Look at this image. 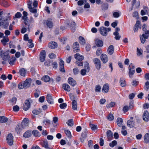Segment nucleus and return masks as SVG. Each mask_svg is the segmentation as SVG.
<instances>
[{
	"mask_svg": "<svg viewBox=\"0 0 149 149\" xmlns=\"http://www.w3.org/2000/svg\"><path fill=\"white\" fill-rule=\"evenodd\" d=\"M149 9L147 7H145L143 8V9L141 10V13L142 15H144L146 14H148Z\"/></svg>",
	"mask_w": 149,
	"mask_h": 149,
	"instance_id": "obj_23",
	"label": "nucleus"
},
{
	"mask_svg": "<svg viewBox=\"0 0 149 149\" xmlns=\"http://www.w3.org/2000/svg\"><path fill=\"white\" fill-rule=\"evenodd\" d=\"M130 109L128 106H125L123 108V111L124 112H127Z\"/></svg>",
	"mask_w": 149,
	"mask_h": 149,
	"instance_id": "obj_60",
	"label": "nucleus"
},
{
	"mask_svg": "<svg viewBox=\"0 0 149 149\" xmlns=\"http://www.w3.org/2000/svg\"><path fill=\"white\" fill-rule=\"evenodd\" d=\"M67 123L69 126H72L73 125V120L70 119L68 120L67 122Z\"/></svg>",
	"mask_w": 149,
	"mask_h": 149,
	"instance_id": "obj_51",
	"label": "nucleus"
},
{
	"mask_svg": "<svg viewBox=\"0 0 149 149\" xmlns=\"http://www.w3.org/2000/svg\"><path fill=\"white\" fill-rule=\"evenodd\" d=\"M107 118L108 120L110 121L113 120L114 119V117L113 114H110L108 115Z\"/></svg>",
	"mask_w": 149,
	"mask_h": 149,
	"instance_id": "obj_56",
	"label": "nucleus"
},
{
	"mask_svg": "<svg viewBox=\"0 0 149 149\" xmlns=\"http://www.w3.org/2000/svg\"><path fill=\"white\" fill-rule=\"evenodd\" d=\"M149 36V30L145 31V34H143L142 36H140V38L142 43H144L146 39L148 38Z\"/></svg>",
	"mask_w": 149,
	"mask_h": 149,
	"instance_id": "obj_4",
	"label": "nucleus"
},
{
	"mask_svg": "<svg viewBox=\"0 0 149 149\" xmlns=\"http://www.w3.org/2000/svg\"><path fill=\"white\" fill-rule=\"evenodd\" d=\"M47 99L48 103L51 104L53 103V101L50 94H49L47 95Z\"/></svg>",
	"mask_w": 149,
	"mask_h": 149,
	"instance_id": "obj_28",
	"label": "nucleus"
},
{
	"mask_svg": "<svg viewBox=\"0 0 149 149\" xmlns=\"http://www.w3.org/2000/svg\"><path fill=\"white\" fill-rule=\"evenodd\" d=\"M22 16L21 13L19 12H17L15 15V17H14V19H15V18H19Z\"/></svg>",
	"mask_w": 149,
	"mask_h": 149,
	"instance_id": "obj_53",
	"label": "nucleus"
},
{
	"mask_svg": "<svg viewBox=\"0 0 149 149\" xmlns=\"http://www.w3.org/2000/svg\"><path fill=\"white\" fill-rule=\"evenodd\" d=\"M143 119L146 121H148L149 119V116L148 112L147 111H146L144 112L143 116Z\"/></svg>",
	"mask_w": 149,
	"mask_h": 149,
	"instance_id": "obj_13",
	"label": "nucleus"
},
{
	"mask_svg": "<svg viewBox=\"0 0 149 149\" xmlns=\"http://www.w3.org/2000/svg\"><path fill=\"white\" fill-rule=\"evenodd\" d=\"M133 118L131 117L130 120H128L127 122V125L130 127H133L134 125L135 122L133 120Z\"/></svg>",
	"mask_w": 149,
	"mask_h": 149,
	"instance_id": "obj_12",
	"label": "nucleus"
},
{
	"mask_svg": "<svg viewBox=\"0 0 149 149\" xmlns=\"http://www.w3.org/2000/svg\"><path fill=\"white\" fill-rule=\"evenodd\" d=\"M95 42L96 45L98 47H101L103 45L102 41L98 38L95 39Z\"/></svg>",
	"mask_w": 149,
	"mask_h": 149,
	"instance_id": "obj_14",
	"label": "nucleus"
},
{
	"mask_svg": "<svg viewBox=\"0 0 149 149\" xmlns=\"http://www.w3.org/2000/svg\"><path fill=\"white\" fill-rule=\"evenodd\" d=\"M46 52L45 50H42L40 54V60L41 62H44L45 60Z\"/></svg>",
	"mask_w": 149,
	"mask_h": 149,
	"instance_id": "obj_9",
	"label": "nucleus"
},
{
	"mask_svg": "<svg viewBox=\"0 0 149 149\" xmlns=\"http://www.w3.org/2000/svg\"><path fill=\"white\" fill-rule=\"evenodd\" d=\"M24 128L21 125H18L17 126L16 128L15 131L17 134H19L20 132L22 130L23 128Z\"/></svg>",
	"mask_w": 149,
	"mask_h": 149,
	"instance_id": "obj_32",
	"label": "nucleus"
},
{
	"mask_svg": "<svg viewBox=\"0 0 149 149\" xmlns=\"http://www.w3.org/2000/svg\"><path fill=\"white\" fill-rule=\"evenodd\" d=\"M79 42L82 45H84L85 43V40L84 38L80 36L79 37Z\"/></svg>",
	"mask_w": 149,
	"mask_h": 149,
	"instance_id": "obj_38",
	"label": "nucleus"
},
{
	"mask_svg": "<svg viewBox=\"0 0 149 149\" xmlns=\"http://www.w3.org/2000/svg\"><path fill=\"white\" fill-rule=\"evenodd\" d=\"M144 88L146 91H148L149 88V82L147 81L145 84Z\"/></svg>",
	"mask_w": 149,
	"mask_h": 149,
	"instance_id": "obj_54",
	"label": "nucleus"
},
{
	"mask_svg": "<svg viewBox=\"0 0 149 149\" xmlns=\"http://www.w3.org/2000/svg\"><path fill=\"white\" fill-rule=\"evenodd\" d=\"M72 107L73 109L76 110L77 109V103L75 100H73L72 102Z\"/></svg>",
	"mask_w": 149,
	"mask_h": 149,
	"instance_id": "obj_35",
	"label": "nucleus"
},
{
	"mask_svg": "<svg viewBox=\"0 0 149 149\" xmlns=\"http://www.w3.org/2000/svg\"><path fill=\"white\" fill-rule=\"evenodd\" d=\"M33 22V20L32 18L31 21H28L27 19L24 20V24H25V27L27 28V29L29 31H30L29 26L31 22Z\"/></svg>",
	"mask_w": 149,
	"mask_h": 149,
	"instance_id": "obj_17",
	"label": "nucleus"
},
{
	"mask_svg": "<svg viewBox=\"0 0 149 149\" xmlns=\"http://www.w3.org/2000/svg\"><path fill=\"white\" fill-rule=\"evenodd\" d=\"M29 123L28 119L27 118H25L22 122V125L24 128L25 126L28 125Z\"/></svg>",
	"mask_w": 149,
	"mask_h": 149,
	"instance_id": "obj_24",
	"label": "nucleus"
},
{
	"mask_svg": "<svg viewBox=\"0 0 149 149\" xmlns=\"http://www.w3.org/2000/svg\"><path fill=\"white\" fill-rule=\"evenodd\" d=\"M63 88L67 91H70V87L67 84H64L62 85Z\"/></svg>",
	"mask_w": 149,
	"mask_h": 149,
	"instance_id": "obj_30",
	"label": "nucleus"
},
{
	"mask_svg": "<svg viewBox=\"0 0 149 149\" xmlns=\"http://www.w3.org/2000/svg\"><path fill=\"white\" fill-rule=\"evenodd\" d=\"M27 28H26L25 26L23 27L21 29V32L22 33H25L27 31Z\"/></svg>",
	"mask_w": 149,
	"mask_h": 149,
	"instance_id": "obj_64",
	"label": "nucleus"
},
{
	"mask_svg": "<svg viewBox=\"0 0 149 149\" xmlns=\"http://www.w3.org/2000/svg\"><path fill=\"white\" fill-rule=\"evenodd\" d=\"M107 136L108 140L110 141L113 138V134L110 130H108L107 132Z\"/></svg>",
	"mask_w": 149,
	"mask_h": 149,
	"instance_id": "obj_22",
	"label": "nucleus"
},
{
	"mask_svg": "<svg viewBox=\"0 0 149 149\" xmlns=\"http://www.w3.org/2000/svg\"><path fill=\"white\" fill-rule=\"evenodd\" d=\"M26 72V70L24 68H21L19 70V72L21 75L24 77Z\"/></svg>",
	"mask_w": 149,
	"mask_h": 149,
	"instance_id": "obj_31",
	"label": "nucleus"
},
{
	"mask_svg": "<svg viewBox=\"0 0 149 149\" xmlns=\"http://www.w3.org/2000/svg\"><path fill=\"white\" fill-rule=\"evenodd\" d=\"M129 108L130 109H132L134 107V104L133 102H130L129 103L128 105Z\"/></svg>",
	"mask_w": 149,
	"mask_h": 149,
	"instance_id": "obj_52",
	"label": "nucleus"
},
{
	"mask_svg": "<svg viewBox=\"0 0 149 149\" xmlns=\"http://www.w3.org/2000/svg\"><path fill=\"white\" fill-rule=\"evenodd\" d=\"M67 106V104L65 103H63L60 105V107L61 109L65 108Z\"/></svg>",
	"mask_w": 149,
	"mask_h": 149,
	"instance_id": "obj_63",
	"label": "nucleus"
},
{
	"mask_svg": "<svg viewBox=\"0 0 149 149\" xmlns=\"http://www.w3.org/2000/svg\"><path fill=\"white\" fill-rule=\"evenodd\" d=\"M139 26V24L138 23H136L135 24L134 29V30L135 32H137V31H138V29Z\"/></svg>",
	"mask_w": 149,
	"mask_h": 149,
	"instance_id": "obj_59",
	"label": "nucleus"
},
{
	"mask_svg": "<svg viewBox=\"0 0 149 149\" xmlns=\"http://www.w3.org/2000/svg\"><path fill=\"white\" fill-rule=\"evenodd\" d=\"M88 71L85 69H83L81 70L80 73L81 75L84 76L86 75V72Z\"/></svg>",
	"mask_w": 149,
	"mask_h": 149,
	"instance_id": "obj_50",
	"label": "nucleus"
},
{
	"mask_svg": "<svg viewBox=\"0 0 149 149\" xmlns=\"http://www.w3.org/2000/svg\"><path fill=\"white\" fill-rule=\"evenodd\" d=\"M73 51L74 52H79V45L78 42H74L73 45Z\"/></svg>",
	"mask_w": 149,
	"mask_h": 149,
	"instance_id": "obj_10",
	"label": "nucleus"
},
{
	"mask_svg": "<svg viewBox=\"0 0 149 149\" xmlns=\"http://www.w3.org/2000/svg\"><path fill=\"white\" fill-rule=\"evenodd\" d=\"M44 64L45 66H49L52 65V62H50L49 61H47L45 62Z\"/></svg>",
	"mask_w": 149,
	"mask_h": 149,
	"instance_id": "obj_58",
	"label": "nucleus"
},
{
	"mask_svg": "<svg viewBox=\"0 0 149 149\" xmlns=\"http://www.w3.org/2000/svg\"><path fill=\"white\" fill-rule=\"evenodd\" d=\"M7 143L10 145H12L13 143V137L12 134H9L6 137Z\"/></svg>",
	"mask_w": 149,
	"mask_h": 149,
	"instance_id": "obj_7",
	"label": "nucleus"
},
{
	"mask_svg": "<svg viewBox=\"0 0 149 149\" xmlns=\"http://www.w3.org/2000/svg\"><path fill=\"white\" fill-rule=\"evenodd\" d=\"M69 84L73 86H75L77 84L76 81L72 78L69 77L68 79Z\"/></svg>",
	"mask_w": 149,
	"mask_h": 149,
	"instance_id": "obj_15",
	"label": "nucleus"
},
{
	"mask_svg": "<svg viewBox=\"0 0 149 149\" xmlns=\"http://www.w3.org/2000/svg\"><path fill=\"white\" fill-rule=\"evenodd\" d=\"M8 120V119L4 116L0 117V123H5Z\"/></svg>",
	"mask_w": 149,
	"mask_h": 149,
	"instance_id": "obj_40",
	"label": "nucleus"
},
{
	"mask_svg": "<svg viewBox=\"0 0 149 149\" xmlns=\"http://www.w3.org/2000/svg\"><path fill=\"white\" fill-rule=\"evenodd\" d=\"M40 143L42 146L46 149L49 148L48 143L47 141H42L40 142Z\"/></svg>",
	"mask_w": 149,
	"mask_h": 149,
	"instance_id": "obj_25",
	"label": "nucleus"
},
{
	"mask_svg": "<svg viewBox=\"0 0 149 149\" xmlns=\"http://www.w3.org/2000/svg\"><path fill=\"white\" fill-rule=\"evenodd\" d=\"M101 60L103 63H106L108 61V58L107 55L105 54H102L100 56Z\"/></svg>",
	"mask_w": 149,
	"mask_h": 149,
	"instance_id": "obj_16",
	"label": "nucleus"
},
{
	"mask_svg": "<svg viewBox=\"0 0 149 149\" xmlns=\"http://www.w3.org/2000/svg\"><path fill=\"white\" fill-rule=\"evenodd\" d=\"M32 135V132L31 131H27L24 133V136L25 138H28L31 136Z\"/></svg>",
	"mask_w": 149,
	"mask_h": 149,
	"instance_id": "obj_36",
	"label": "nucleus"
},
{
	"mask_svg": "<svg viewBox=\"0 0 149 149\" xmlns=\"http://www.w3.org/2000/svg\"><path fill=\"white\" fill-rule=\"evenodd\" d=\"M113 35L115 36V38L116 40H119L120 38V36L119 35V33L117 31L113 33Z\"/></svg>",
	"mask_w": 149,
	"mask_h": 149,
	"instance_id": "obj_45",
	"label": "nucleus"
},
{
	"mask_svg": "<svg viewBox=\"0 0 149 149\" xmlns=\"http://www.w3.org/2000/svg\"><path fill=\"white\" fill-rule=\"evenodd\" d=\"M144 140L145 143H149V134L147 133L145 134L144 136Z\"/></svg>",
	"mask_w": 149,
	"mask_h": 149,
	"instance_id": "obj_33",
	"label": "nucleus"
},
{
	"mask_svg": "<svg viewBox=\"0 0 149 149\" xmlns=\"http://www.w3.org/2000/svg\"><path fill=\"white\" fill-rule=\"evenodd\" d=\"M33 134L35 137L39 136L40 135V133L37 130H34L32 132V134Z\"/></svg>",
	"mask_w": 149,
	"mask_h": 149,
	"instance_id": "obj_43",
	"label": "nucleus"
},
{
	"mask_svg": "<svg viewBox=\"0 0 149 149\" xmlns=\"http://www.w3.org/2000/svg\"><path fill=\"white\" fill-rule=\"evenodd\" d=\"M30 104L29 100H26L23 105V109L25 111H27L30 108Z\"/></svg>",
	"mask_w": 149,
	"mask_h": 149,
	"instance_id": "obj_8",
	"label": "nucleus"
},
{
	"mask_svg": "<svg viewBox=\"0 0 149 149\" xmlns=\"http://www.w3.org/2000/svg\"><path fill=\"white\" fill-rule=\"evenodd\" d=\"M46 24L49 28H52L53 26V24L51 20H47L46 22Z\"/></svg>",
	"mask_w": 149,
	"mask_h": 149,
	"instance_id": "obj_34",
	"label": "nucleus"
},
{
	"mask_svg": "<svg viewBox=\"0 0 149 149\" xmlns=\"http://www.w3.org/2000/svg\"><path fill=\"white\" fill-rule=\"evenodd\" d=\"M123 122L122 118H118L117 119V124L118 126H121Z\"/></svg>",
	"mask_w": 149,
	"mask_h": 149,
	"instance_id": "obj_41",
	"label": "nucleus"
},
{
	"mask_svg": "<svg viewBox=\"0 0 149 149\" xmlns=\"http://www.w3.org/2000/svg\"><path fill=\"white\" fill-rule=\"evenodd\" d=\"M0 56L4 61L7 60L10 58L8 52H4L1 48H0Z\"/></svg>",
	"mask_w": 149,
	"mask_h": 149,
	"instance_id": "obj_3",
	"label": "nucleus"
},
{
	"mask_svg": "<svg viewBox=\"0 0 149 149\" xmlns=\"http://www.w3.org/2000/svg\"><path fill=\"white\" fill-rule=\"evenodd\" d=\"M120 85L123 87H124L126 85V82L124 79L121 78L120 80Z\"/></svg>",
	"mask_w": 149,
	"mask_h": 149,
	"instance_id": "obj_27",
	"label": "nucleus"
},
{
	"mask_svg": "<svg viewBox=\"0 0 149 149\" xmlns=\"http://www.w3.org/2000/svg\"><path fill=\"white\" fill-rule=\"evenodd\" d=\"M0 4L5 7H8L10 6L8 2L5 0H0Z\"/></svg>",
	"mask_w": 149,
	"mask_h": 149,
	"instance_id": "obj_19",
	"label": "nucleus"
},
{
	"mask_svg": "<svg viewBox=\"0 0 149 149\" xmlns=\"http://www.w3.org/2000/svg\"><path fill=\"white\" fill-rule=\"evenodd\" d=\"M57 43L54 42H51L48 44V47L51 49H54L57 47Z\"/></svg>",
	"mask_w": 149,
	"mask_h": 149,
	"instance_id": "obj_18",
	"label": "nucleus"
},
{
	"mask_svg": "<svg viewBox=\"0 0 149 149\" xmlns=\"http://www.w3.org/2000/svg\"><path fill=\"white\" fill-rule=\"evenodd\" d=\"M31 83V80L30 78L27 79L23 83L24 86L25 88H27L29 87Z\"/></svg>",
	"mask_w": 149,
	"mask_h": 149,
	"instance_id": "obj_11",
	"label": "nucleus"
},
{
	"mask_svg": "<svg viewBox=\"0 0 149 149\" xmlns=\"http://www.w3.org/2000/svg\"><path fill=\"white\" fill-rule=\"evenodd\" d=\"M137 55L138 56H140L142 54L143 50L141 49H139L137 48Z\"/></svg>",
	"mask_w": 149,
	"mask_h": 149,
	"instance_id": "obj_49",
	"label": "nucleus"
},
{
	"mask_svg": "<svg viewBox=\"0 0 149 149\" xmlns=\"http://www.w3.org/2000/svg\"><path fill=\"white\" fill-rule=\"evenodd\" d=\"M88 71V72H89L90 70V67L88 63L86 61L85 62V65L84 66V68Z\"/></svg>",
	"mask_w": 149,
	"mask_h": 149,
	"instance_id": "obj_42",
	"label": "nucleus"
},
{
	"mask_svg": "<svg viewBox=\"0 0 149 149\" xmlns=\"http://www.w3.org/2000/svg\"><path fill=\"white\" fill-rule=\"evenodd\" d=\"M115 103L114 102H111L110 104H108L107 105V108H109L110 107H112L114 106L115 105Z\"/></svg>",
	"mask_w": 149,
	"mask_h": 149,
	"instance_id": "obj_57",
	"label": "nucleus"
},
{
	"mask_svg": "<svg viewBox=\"0 0 149 149\" xmlns=\"http://www.w3.org/2000/svg\"><path fill=\"white\" fill-rule=\"evenodd\" d=\"M84 1L85 2H86V0H79L77 2L78 5L79 6L82 5L84 3Z\"/></svg>",
	"mask_w": 149,
	"mask_h": 149,
	"instance_id": "obj_55",
	"label": "nucleus"
},
{
	"mask_svg": "<svg viewBox=\"0 0 149 149\" xmlns=\"http://www.w3.org/2000/svg\"><path fill=\"white\" fill-rule=\"evenodd\" d=\"M16 60V58L14 57H13L10 58L9 61V63L11 65L14 64Z\"/></svg>",
	"mask_w": 149,
	"mask_h": 149,
	"instance_id": "obj_37",
	"label": "nucleus"
},
{
	"mask_svg": "<svg viewBox=\"0 0 149 149\" xmlns=\"http://www.w3.org/2000/svg\"><path fill=\"white\" fill-rule=\"evenodd\" d=\"M9 41V39L8 36H5L3 37V39L1 40V42L3 45L5 46L6 45V43Z\"/></svg>",
	"mask_w": 149,
	"mask_h": 149,
	"instance_id": "obj_26",
	"label": "nucleus"
},
{
	"mask_svg": "<svg viewBox=\"0 0 149 149\" xmlns=\"http://www.w3.org/2000/svg\"><path fill=\"white\" fill-rule=\"evenodd\" d=\"M109 89V86L108 84H104L103 88L102 89V91L104 93H107Z\"/></svg>",
	"mask_w": 149,
	"mask_h": 149,
	"instance_id": "obj_20",
	"label": "nucleus"
},
{
	"mask_svg": "<svg viewBox=\"0 0 149 149\" xmlns=\"http://www.w3.org/2000/svg\"><path fill=\"white\" fill-rule=\"evenodd\" d=\"M11 17L10 16H8L6 17L5 18L1 20L2 21L1 23L2 25L3 26L5 29H7L9 25L10 21L11 20Z\"/></svg>",
	"mask_w": 149,
	"mask_h": 149,
	"instance_id": "obj_2",
	"label": "nucleus"
},
{
	"mask_svg": "<svg viewBox=\"0 0 149 149\" xmlns=\"http://www.w3.org/2000/svg\"><path fill=\"white\" fill-rule=\"evenodd\" d=\"M23 16L22 17V19L24 20L26 19H27L28 17L27 16L28 15V13L27 12L25 11H24L23 12Z\"/></svg>",
	"mask_w": 149,
	"mask_h": 149,
	"instance_id": "obj_47",
	"label": "nucleus"
},
{
	"mask_svg": "<svg viewBox=\"0 0 149 149\" xmlns=\"http://www.w3.org/2000/svg\"><path fill=\"white\" fill-rule=\"evenodd\" d=\"M30 11L33 13H36L37 12V10L36 8L32 7L31 6L28 7Z\"/></svg>",
	"mask_w": 149,
	"mask_h": 149,
	"instance_id": "obj_46",
	"label": "nucleus"
},
{
	"mask_svg": "<svg viewBox=\"0 0 149 149\" xmlns=\"http://www.w3.org/2000/svg\"><path fill=\"white\" fill-rule=\"evenodd\" d=\"M93 61L96 68L97 70H100L101 67V63L100 60L99 59L95 58L93 59Z\"/></svg>",
	"mask_w": 149,
	"mask_h": 149,
	"instance_id": "obj_6",
	"label": "nucleus"
},
{
	"mask_svg": "<svg viewBox=\"0 0 149 149\" xmlns=\"http://www.w3.org/2000/svg\"><path fill=\"white\" fill-rule=\"evenodd\" d=\"M41 79L44 81L45 82H47L50 81V78L49 76L46 75L42 77Z\"/></svg>",
	"mask_w": 149,
	"mask_h": 149,
	"instance_id": "obj_39",
	"label": "nucleus"
},
{
	"mask_svg": "<svg viewBox=\"0 0 149 149\" xmlns=\"http://www.w3.org/2000/svg\"><path fill=\"white\" fill-rule=\"evenodd\" d=\"M100 32L101 34L103 36H106L107 34L105 28L104 27H101L100 29Z\"/></svg>",
	"mask_w": 149,
	"mask_h": 149,
	"instance_id": "obj_21",
	"label": "nucleus"
},
{
	"mask_svg": "<svg viewBox=\"0 0 149 149\" xmlns=\"http://www.w3.org/2000/svg\"><path fill=\"white\" fill-rule=\"evenodd\" d=\"M90 127L92 130L95 131L97 129V125L93 124H90Z\"/></svg>",
	"mask_w": 149,
	"mask_h": 149,
	"instance_id": "obj_44",
	"label": "nucleus"
},
{
	"mask_svg": "<svg viewBox=\"0 0 149 149\" xmlns=\"http://www.w3.org/2000/svg\"><path fill=\"white\" fill-rule=\"evenodd\" d=\"M117 143V141H116L114 140L111 143H110L109 145L111 147H113L116 145Z\"/></svg>",
	"mask_w": 149,
	"mask_h": 149,
	"instance_id": "obj_48",
	"label": "nucleus"
},
{
	"mask_svg": "<svg viewBox=\"0 0 149 149\" xmlns=\"http://www.w3.org/2000/svg\"><path fill=\"white\" fill-rule=\"evenodd\" d=\"M101 87L100 86L98 85L96 86L95 89V91L97 92H99L100 91Z\"/></svg>",
	"mask_w": 149,
	"mask_h": 149,
	"instance_id": "obj_61",
	"label": "nucleus"
},
{
	"mask_svg": "<svg viewBox=\"0 0 149 149\" xmlns=\"http://www.w3.org/2000/svg\"><path fill=\"white\" fill-rule=\"evenodd\" d=\"M114 51L113 46L112 45H110L107 49L108 53L110 55L112 54Z\"/></svg>",
	"mask_w": 149,
	"mask_h": 149,
	"instance_id": "obj_29",
	"label": "nucleus"
},
{
	"mask_svg": "<svg viewBox=\"0 0 149 149\" xmlns=\"http://www.w3.org/2000/svg\"><path fill=\"white\" fill-rule=\"evenodd\" d=\"M129 76L131 78L132 77V75L134 74L135 71L134 66L132 63H131L129 65Z\"/></svg>",
	"mask_w": 149,
	"mask_h": 149,
	"instance_id": "obj_5",
	"label": "nucleus"
},
{
	"mask_svg": "<svg viewBox=\"0 0 149 149\" xmlns=\"http://www.w3.org/2000/svg\"><path fill=\"white\" fill-rule=\"evenodd\" d=\"M49 57L50 58H54L56 57V55L54 53H51L49 54Z\"/></svg>",
	"mask_w": 149,
	"mask_h": 149,
	"instance_id": "obj_62",
	"label": "nucleus"
},
{
	"mask_svg": "<svg viewBox=\"0 0 149 149\" xmlns=\"http://www.w3.org/2000/svg\"><path fill=\"white\" fill-rule=\"evenodd\" d=\"M74 57L77 60L76 62V64L79 66H82L83 63L82 61L84 59V56L79 54L77 53L74 55Z\"/></svg>",
	"mask_w": 149,
	"mask_h": 149,
	"instance_id": "obj_1",
	"label": "nucleus"
}]
</instances>
